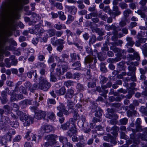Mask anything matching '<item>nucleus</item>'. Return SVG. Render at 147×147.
<instances>
[{
	"label": "nucleus",
	"instance_id": "nucleus-1",
	"mask_svg": "<svg viewBox=\"0 0 147 147\" xmlns=\"http://www.w3.org/2000/svg\"><path fill=\"white\" fill-rule=\"evenodd\" d=\"M19 10H2L0 13V29H4L7 28V25L5 24L7 18L11 17L16 19H18L20 16Z\"/></svg>",
	"mask_w": 147,
	"mask_h": 147
},
{
	"label": "nucleus",
	"instance_id": "nucleus-2",
	"mask_svg": "<svg viewBox=\"0 0 147 147\" xmlns=\"http://www.w3.org/2000/svg\"><path fill=\"white\" fill-rule=\"evenodd\" d=\"M7 2H3L1 9H21L24 5L28 3V0H8Z\"/></svg>",
	"mask_w": 147,
	"mask_h": 147
},
{
	"label": "nucleus",
	"instance_id": "nucleus-3",
	"mask_svg": "<svg viewBox=\"0 0 147 147\" xmlns=\"http://www.w3.org/2000/svg\"><path fill=\"white\" fill-rule=\"evenodd\" d=\"M39 88L44 91H47L51 86V84L48 82L46 78L42 76L39 78Z\"/></svg>",
	"mask_w": 147,
	"mask_h": 147
},
{
	"label": "nucleus",
	"instance_id": "nucleus-4",
	"mask_svg": "<svg viewBox=\"0 0 147 147\" xmlns=\"http://www.w3.org/2000/svg\"><path fill=\"white\" fill-rule=\"evenodd\" d=\"M18 115L20 117V120L24 122L25 126H28L30 124V122H32L33 121V118L30 116H28L25 113L21 111L17 112Z\"/></svg>",
	"mask_w": 147,
	"mask_h": 147
},
{
	"label": "nucleus",
	"instance_id": "nucleus-5",
	"mask_svg": "<svg viewBox=\"0 0 147 147\" xmlns=\"http://www.w3.org/2000/svg\"><path fill=\"white\" fill-rule=\"evenodd\" d=\"M57 136L55 135H49L45 137V139L48 142H46L43 144V147H48L49 146L54 145L56 143L55 138Z\"/></svg>",
	"mask_w": 147,
	"mask_h": 147
},
{
	"label": "nucleus",
	"instance_id": "nucleus-6",
	"mask_svg": "<svg viewBox=\"0 0 147 147\" xmlns=\"http://www.w3.org/2000/svg\"><path fill=\"white\" fill-rule=\"evenodd\" d=\"M34 117L38 120L45 119L47 115L46 111L40 110H38L34 111Z\"/></svg>",
	"mask_w": 147,
	"mask_h": 147
},
{
	"label": "nucleus",
	"instance_id": "nucleus-7",
	"mask_svg": "<svg viewBox=\"0 0 147 147\" xmlns=\"http://www.w3.org/2000/svg\"><path fill=\"white\" fill-rule=\"evenodd\" d=\"M23 98V96L22 94L14 93L11 96L10 100L11 102H13L22 99Z\"/></svg>",
	"mask_w": 147,
	"mask_h": 147
},
{
	"label": "nucleus",
	"instance_id": "nucleus-8",
	"mask_svg": "<svg viewBox=\"0 0 147 147\" xmlns=\"http://www.w3.org/2000/svg\"><path fill=\"white\" fill-rule=\"evenodd\" d=\"M10 123V121L8 117L5 116L1 117L0 126L2 128H4L6 125Z\"/></svg>",
	"mask_w": 147,
	"mask_h": 147
},
{
	"label": "nucleus",
	"instance_id": "nucleus-9",
	"mask_svg": "<svg viewBox=\"0 0 147 147\" xmlns=\"http://www.w3.org/2000/svg\"><path fill=\"white\" fill-rule=\"evenodd\" d=\"M77 132V130L76 127L74 126H71L70 129L67 132V135L70 137L73 136L74 134Z\"/></svg>",
	"mask_w": 147,
	"mask_h": 147
},
{
	"label": "nucleus",
	"instance_id": "nucleus-10",
	"mask_svg": "<svg viewBox=\"0 0 147 147\" xmlns=\"http://www.w3.org/2000/svg\"><path fill=\"white\" fill-rule=\"evenodd\" d=\"M74 90L72 88L68 89L65 96V97L67 99H71L74 95Z\"/></svg>",
	"mask_w": 147,
	"mask_h": 147
},
{
	"label": "nucleus",
	"instance_id": "nucleus-11",
	"mask_svg": "<svg viewBox=\"0 0 147 147\" xmlns=\"http://www.w3.org/2000/svg\"><path fill=\"white\" fill-rule=\"evenodd\" d=\"M53 130V127L49 125L43 126L41 128V130L43 133H49Z\"/></svg>",
	"mask_w": 147,
	"mask_h": 147
},
{
	"label": "nucleus",
	"instance_id": "nucleus-12",
	"mask_svg": "<svg viewBox=\"0 0 147 147\" xmlns=\"http://www.w3.org/2000/svg\"><path fill=\"white\" fill-rule=\"evenodd\" d=\"M67 107L68 110L69 111L71 110L72 112L74 109V107L75 106V103L72 100H68L67 101Z\"/></svg>",
	"mask_w": 147,
	"mask_h": 147
},
{
	"label": "nucleus",
	"instance_id": "nucleus-13",
	"mask_svg": "<svg viewBox=\"0 0 147 147\" xmlns=\"http://www.w3.org/2000/svg\"><path fill=\"white\" fill-rule=\"evenodd\" d=\"M9 141V137L6 134L2 136L0 139V143L2 145H5Z\"/></svg>",
	"mask_w": 147,
	"mask_h": 147
},
{
	"label": "nucleus",
	"instance_id": "nucleus-14",
	"mask_svg": "<svg viewBox=\"0 0 147 147\" xmlns=\"http://www.w3.org/2000/svg\"><path fill=\"white\" fill-rule=\"evenodd\" d=\"M66 89L64 86H62L59 90L55 91L56 93L58 95H64L66 92Z\"/></svg>",
	"mask_w": 147,
	"mask_h": 147
},
{
	"label": "nucleus",
	"instance_id": "nucleus-15",
	"mask_svg": "<svg viewBox=\"0 0 147 147\" xmlns=\"http://www.w3.org/2000/svg\"><path fill=\"white\" fill-rule=\"evenodd\" d=\"M73 67H75L74 68V70H80L81 69V65L80 61H76L73 63L72 65Z\"/></svg>",
	"mask_w": 147,
	"mask_h": 147
},
{
	"label": "nucleus",
	"instance_id": "nucleus-16",
	"mask_svg": "<svg viewBox=\"0 0 147 147\" xmlns=\"http://www.w3.org/2000/svg\"><path fill=\"white\" fill-rule=\"evenodd\" d=\"M108 12L109 14L112 16H114L115 17L121 13L120 11H119L118 10H108Z\"/></svg>",
	"mask_w": 147,
	"mask_h": 147
},
{
	"label": "nucleus",
	"instance_id": "nucleus-17",
	"mask_svg": "<svg viewBox=\"0 0 147 147\" xmlns=\"http://www.w3.org/2000/svg\"><path fill=\"white\" fill-rule=\"evenodd\" d=\"M24 86L26 89H28L31 92H33L34 90V88L32 87V84L30 82H26Z\"/></svg>",
	"mask_w": 147,
	"mask_h": 147
},
{
	"label": "nucleus",
	"instance_id": "nucleus-18",
	"mask_svg": "<svg viewBox=\"0 0 147 147\" xmlns=\"http://www.w3.org/2000/svg\"><path fill=\"white\" fill-rule=\"evenodd\" d=\"M70 56L71 58V61H76L77 60V58L79 60L80 59L79 55V54H77L74 53L70 54Z\"/></svg>",
	"mask_w": 147,
	"mask_h": 147
},
{
	"label": "nucleus",
	"instance_id": "nucleus-19",
	"mask_svg": "<svg viewBox=\"0 0 147 147\" xmlns=\"http://www.w3.org/2000/svg\"><path fill=\"white\" fill-rule=\"evenodd\" d=\"M1 95L2 97V98L1 100V102L2 104H5L8 101L7 98V95L4 92H2Z\"/></svg>",
	"mask_w": 147,
	"mask_h": 147
},
{
	"label": "nucleus",
	"instance_id": "nucleus-20",
	"mask_svg": "<svg viewBox=\"0 0 147 147\" xmlns=\"http://www.w3.org/2000/svg\"><path fill=\"white\" fill-rule=\"evenodd\" d=\"M130 130H131L133 133H136L138 131H144V129L142 128L141 125H136V129L131 128Z\"/></svg>",
	"mask_w": 147,
	"mask_h": 147
},
{
	"label": "nucleus",
	"instance_id": "nucleus-21",
	"mask_svg": "<svg viewBox=\"0 0 147 147\" xmlns=\"http://www.w3.org/2000/svg\"><path fill=\"white\" fill-rule=\"evenodd\" d=\"M55 30L54 29H49L46 31L47 33V35L49 37H51L54 36L55 35Z\"/></svg>",
	"mask_w": 147,
	"mask_h": 147
},
{
	"label": "nucleus",
	"instance_id": "nucleus-22",
	"mask_svg": "<svg viewBox=\"0 0 147 147\" xmlns=\"http://www.w3.org/2000/svg\"><path fill=\"white\" fill-rule=\"evenodd\" d=\"M22 81H18L16 83L15 85V89L14 90H12L13 94L15 92H18L19 87L20 86L22 85Z\"/></svg>",
	"mask_w": 147,
	"mask_h": 147
},
{
	"label": "nucleus",
	"instance_id": "nucleus-23",
	"mask_svg": "<svg viewBox=\"0 0 147 147\" xmlns=\"http://www.w3.org/2000/svg\"><path fill=\"white\" fill-rule=\"evenodd\" d=\"M47 118L51 120H53L55 118V115L52 111L47 112Z\"/></svg>",
	"mask_w": 147,
	"mask_h": 147
},
{
	"label": "nucleus",
	"instance_id": "nucleus-24",
	"mask_svg": "<svg viewBox=\"0 0 147 147\" xmlns=\"http://www.w3.org/2000/svg\"><path fill=\"white\" fill-rule=\"evenodd\" d=\"M60 64H61V66L63 72H66L68 69V63L66 62H62Z\"/></svg>",
	"mask_w": 147,
	"mask_h": 147
},
{
	"label": "nucleus",
	"instance_id": "nucleus-25",
	"mask_svg": "<svg viewBox=\"0 0 147 147\" xmlns=\"http://www.w3.org/2000/svg\"><path fill=\"white\" fill-rule=\"evenodd\" d=\"M59 140L60 142L63 144V147H64V145L66 144L67 142V138L66 137L61 136L59 137Z\"/></svg>",
	"mask_w": 147,
	"mask_h": 147
},
{
	"label": "nucleus",
	"instance_id": "nucleus-26",
	"mask_svg": "<svg viewBox=\"0 0 147 147\" xmlns=\"http://www.w3.org/2000/svg\"><path fill=\"white\" fill-rule=\"evenodd\" d=\"M67 42L69 45H71L73 44L76 46L78 47H81V49L82 48L81 47L79 46V44L78 43L75 42V41L73 39L70 40L68 38L67 39Z\"/></svg>",
	"mask_w": 147,
	"mask_h": 147
},
{
	"label": "nucleus",
	"instance_id": "nucleus-27",
	"mask_svg": "<svg viewBox=\"0 0 147 147\" xmlns=\"http://www.w3.org/2000/svg\"><path fill=\"white\" fill-rule=\"evenodd\" d=\"M126 40L128 42L127 44L129 46L132 47L135 43L132 40V38L131 37H127Z\"/></svg>",
	"mask_w": 147,
	"mask_h": 147
},
{
	"label": "nucleus",
	"instance_id": "nucleus-28",
	"mask_svg": "<svg viewBox=\"0 0 147 147\" xmlns=\"http://www.w3.org/2000/svg\"><path fill=\"white\" fill-rule=\"evenodd\" d=\"M32 16L33 17L34 19L33 20L34 21V22L35 23L38 20H40L41 19V17L39 15L35 13L34 12H32Z\"/></svg>",
	"mask_w": 147,
	"mask_h": 147
},
{
	"label": "nucleus",
	"instance_id": "nucleus-29",
	"mask_svg": "<svg viewBox=\"0 0 147 147\" xmlns=\"http://www.w3.org/2000/svg\"><path fill=\"white\" fill-rule=\"evenodd\" d=\"M16 134L15 131L14 129H11L6 134L9 137V141H11V139L12 138V135H14Z\"/></svg>",
	"mask_w": 147,
	"mask_h": 147
},
{
	"label": "nucleus",
	"instance_id": "nucleus-30",
	"mask_svg": "<svg viewBox=\"0 0 147 147\" xmlns=\"http://www.w3.org/2000/svg\"><path fill=\"white\" fill-rule=\"evenodd\" d=\"M3 108L5 110V111L7 113V115L9 114V112L12 110V108L8 105H4Z\"/></svg>",
	"mask_w": 147,
	"mask_h": 147
},
{
	"label": "nucleus",
	"instance_id": "nucleus-31",
	"mask_svg": "<svg viewBox=\"0 0 147 147\" xmlns=\"http://www.w3.org/2000/svg\"><path fill=\"white\" fill-rule=\"evenodd\" d=\"M96 36L94 35H92L91 37L90 38L89 41V44L90 46L91 45L93 44L96 41Z\"/></svg>",
	"mask_w": 147,
	"mask_h": 147
},
{
	"label": "nucleus",
	"instance_id": "nucleus-32",
	"mask_svg": "<svg viewBox=\"0 0 147 147\" xmlns=\"http://www.w3.org/2000/svg\"><path fill=\"white\" fill-rule=\"evenodd\" d=\"M74 20L73 16L70 15H68L67 17V19L66 22V24H69L72 22Z\"/></svg>",
	"mask_w": 147,
	"mask_h": 147
},
{
	"label": "nucleus",
	"instance_id": "nucleus-33",
	"mask_svg": "<svg viewBox=\"0 0 147 147\" xmlns=\"http://www.w3.org/2000/svg\"><path fill=\"white\" fill-rule=\"evenodd\" d=\"M70 125V123L67 122L66 123L61 125V128L63 130H66L69 127Z\"/></svg>",
	"mask_w": 147,
	"mask_h": 147
},
{
	"label": "nucleus",
	"instance_id": "nucleus-34",
	"mask_svg": "<svg viewBox=\"0 0 147 147\" xmlns=\"http://www.w3.org/2000/svg\"><path fill=\"white\" fill-rule=\"evenodd\" d=\"M64 43L65 41L64 40L61 39H58L57 38V40L55 41V43H54L53 45L56 46L59 44H64Z\"/></svg>",
	"mask_w": 147,
	"mask_h": 147
},
{
	"label": "nucleus",
	"instance_id": "nucleus-35",
	"mask_svg": "<svg viewBox=\"0 0 147 147\" xmlns=\"http://www.w3.org/2000/svg\"><path fill=\"white\" fill-rule=\"evenodd\" d=\"M125 63L123 61H121L117 64V67L119 71H121L124 69Z\"/></svg>",
	"mask_w": 147,
	"mask_h": 147
},
{
	"label": "nucleus",
	"instance_id": "nucleus-36",
	"mask_svg": "<svg viewBox=\"0 0 147 147\" xmlns=\"http://www.w3.org/2000/svg\"><path fill=\"white\" fill-rule=\"evenodd\" d=\"M66 35L68 36L67 38H69L70 40L73 39V38L72 37L73 36L72 32L68 29H67L66 30Z\"/></svg>",
	"mask_w": 147,
	"mask_h": 147
},
{
	"label": "nucleus",
	"instance_id": "nucleus-37",
	"mask_svg": "<svg viewBox=\"0 0 147 147\" xmlns=\"http://www.w3.org/2000/svg\"><path fill=\"white\" fill-rule=\"evenodd\" d=\"M100 83L101 84H103L105 83L108 80V78L104 76H101L100 77Z\"/></svg>",
	"mask_w": 147,
	"mask_h": 147
},
{
	"label": "nucleus",
	"instance_id": "nucleus-38",
	"mask_svg": "<svg viewBox=\"0 0 147 147\" xmlns=\"http://www.w3.org/2000/svg\"><path fill=\"white\" fill-rule=\"evenodd\" d=\"M58 13L59 15V18L60 19L62 20H64L66 19V17L64 15L63 12L61 11H59Z\"/></svg>",
	"mask_w": 147,
	"mask_h": 147
},
{
	"label": "nucleus",
	"instance_id": "nucleus-39",
	"mask_svg": "<svg viewBox=\"0 0 147 147\" xmlns=\"http://www.w3.org/2000/svg\"><path fill=\"white\" fill-rule=\"evenodd\" d=\"M136 111L135 110H133V111L128 110L127 111V116L128 117L132 116L133 115H135L136 114Z\"/></svg>",
	"mask_w": 147,
	"mask_h": 147
},
{
	"label": "nucleus",
	"instance_id": "nucleus-40",
	"mask_svg": "<svg viewBox=\"0 0 147 147\" xmlns=\"http://www.w3.org/2000/svg\"><path fill=\"white\" fill-rule=\"evenodd\" d=\"M64 85L67 87L73 86L74 85L73 82L71 80H68L65 81L64 83Z\"/></svg>",
	"mask_w": 147,
	"mask_h": 147
},
{
	"label": "nucleus",
	"instance_id": "nucleus-41",
	"mask_svg": "<svg viewBox=\"0 0 147 147\" xmlns=\"http://www.w3.org/2000/svg\"><path fill=\"white\" fill-rule=\"evenodd\" d=\"M93 58L89 56H86L85 58V63H90L92 61Z\"/></svg>",
	"mask_w": 147,
	"mask_h": 147
},
{
	"label": "nucleus",
	"instance_id": "nucleus-42",
	"mask_svg": "<svg viewBox=\"0 0 147 147\" xmlns=\"http://www.w3.org/2000/svg\"><path fill=\"white\" fill-rule=\"evenodd\" d=\"M131 11L130 10H126L123 13L124 16L125 18V20H126L127 18L129 16V14L131 13Z\"/></svg>",
	"mask_w": 147,
	"mask_h": 147
},
{
	"label": "nucleus",
	"instance_id": "nucleus-43",
	"mask_svg": "<svg viewBox=\"0 0 147 147\" xmlns=\"http://www.w3.org/2000/svg\"><path fill=\"white\" fill-rule=\"evenodd\" d=\"M123 43V42L121 40H118L115 42H112L111 44L114 46H121Z\"/></svg>",
	"mask_w": 147,
	"mask_h": 147
},
{
	"label": "nucleus",
	"instance_id": "nucleus-44",
	"mask_svg": "<svg viewBox=\"0 0 147 147\" xmlns=\"http://www.w3.org/2000/svg\"><path fill=\"white\" fill-rule=\"evenodd\" d=\"M73 113H74L73 115V118H75V119H76V120H78V118L79 116V115L78 113V110L77 109H76L72 111Z\"/></svg>",
	"mask_w": 147,
	"mask_h": 147
},
{
	"label": "nucleus",
	"instance_id": "nucleus-45",
	"mask_svg": "<svg viewBox=\"0 0 147 147\" xmlns=\"http://www.w3.org/2000/svg\"><path fill=\"white\" fill-rule=\"evenodd\" d=\"M100 70L103 72H105L107 71L105 64L104 63H101L100 64Z\"/></svg>",
	"mask_w": 147,
	"mask_h": 147
},
{
	"label": "nucleus",
	"instance_id": "nucleus-46",
	"mask_svg": "<svg viewBox=\"0 0 147 147\" xmlns=\"http://www.w3.org/2000/svg\"><path fill=\"white\" fill-rule=\"evenodd\" d=\"M128 68L130 71L132 72V74H135V71L136 69L135 67L129 66L128 67Z\"/></svg>",
	"mask_w": 147,
	"mask_h": 147
},
{
	"label": "nucleus",
	"instance_id": "nucleus-47",
	"mask_svg": "<svg viewBox=\"0 0 147 147\" xmlns=\"http://www.w3.org/2000/svg\"><path fill=\"white\" fill-rule=\"evenodd\" d=\"M19 89L20 90L22 91V92L25 95H27L28 93L26 91V88L22 86H20Z\"/></svg>",
	"mask_w": 147,
	"mask_h": 147
},
{
	"label": "nucleus",
	"instance_id": "nucleus-48",
	"mask_svg": "<svg viewBox=\"0 0 147 147\" xmlns=\"http://www.w3.org/2000/svg\"><path fill=\"white\" fill-rule=\"evenodd\" d=\"M37 66L42 69L45 68L46 67V65L43 63L38 62L37 63Z\"/></svg>",
	"mask_w": 147,
	"mask_h": 147
},
{
	"label": "nucleus",
	"instance_id": "nucleus-49",
	"mask_svg": "<svg viewBox=\"0 0 147 147\" xmlns=\"http://www.w3.org/2000/svg\"><path fill=\"white\" fill-rule=\"evenodd\" d=\"M119 6L122 9H127L128 7L127 4L123 2L119 3Z\"/></svg>",
	"mask_w": 147,
	"mask_h": 147
},
{
	"label": "nucleus",
	"instance_id": "nucleus-50",
	"mask_svg": "<svg viewBox=\"0 0 147 147\" xmlns=\"http://www.w3.org/2000/svg\"><path fill=\"white\" fill-rule=\"evenodd\" d=\"M53 55V54L52 55L49 56L47 61V62L49 64L51 63L54 62V56Z\"/></svg>",
	"mask_w": 147,
	"mask_h": 147
},
{
	"label": "nucleus",
	"instance_id": "nucleus-51",
	"mask_svg": "<svg viewBox=\"0 0 147 147\" xmlns=\"http://www.w3.org/2000/svg\"><path fill=\"white\" fill-rule=\"evenodd\" d=\"M110 49L114 51L115 53H118L120 49L114 46H111L110 47Z\"/></svg>",
	"mask_w": 147,
	"mask_h": 147
},
{
	"label": "nucleus",
	"instance_id": "nucleus-52",
	"mask_svg": "<svg viewBox=\"0 0 147 147\" xmlns=\"http://www.w3.org/2000/svg\"><path fill=\"white\" fill-rule=\"evenodd\" d=\"M105 140L110 142L111 139H113V136H111L110 134L107 135V136H105L103 138Z\"/></svg>",
	"mask_w": 147,
	"mask_h": 147
},
{
	"label": "nucleus",
	"instance_id": "nucleus-53",
	"mask_svg": "<svg viewBox=\"0 0 147 147\" xmlns=\"http://www.w3.org/2000/svg\"><path fill=\"white\" fill-rule=\"evenodd\" d=\"M56 71L57 74L59 76L63 75L65 73L64 72H63V70L62 71H61L60 68H57L56 69Z\"/></svg>",
	"mask_w": 147,
	"mask_h": 147
},
{
	"label": "nucleus",
	"instance_id": "nucleus-54",
	"mask_svg": "<svg viewBox=\"0 0 147 147\" xmlns=\"http://www.w3.org/2000/svg\"><path fill=\"white\" fill-rule=\"evenodd\" d=\"M120 122L121 125H126L128 121V119L125 118L122 119L120 120Z\"/></svg>",
	"mask_w": 147,
	"mask_h": 147
},
{
	"label": "nucleus",
	"instance_id": "nucleus-55",
	"mask_svg": "<svg viewBox=\"0 0 147 147\" xmlns=\"http://www.w3.org/2000/svg\"><path fill=\"white\" fill-rule=\"evenodd\" d=\"M96 86V83L94 82H88V86L89 88H93Z\"/></svg>",
	"mask_w": 147,
	"mask_h": 147
},
{
	"label": "nucleus",
	"instance_id": "nucleus-56",
	"mask_svg": "<svg viewBox=\"0 0 147 147\" xmlns=\"http://www.w3.org/2000/svg\"><path fill=\"white\" fill-rule=\"evenodd\" d=\"M81 74L78 73H75L73 74V78L78 80Z\"/></svg>",
	"mask_w": 147,
	"mask_h": 147
},
{
	"label": "nucleus",
	"instance_id": "nucleus-57",
	"mask_svg": "<svg viewBox=\"0 0 147 147\" xmlns=\"http://www.w3.org/2000/svg\"><path fill=\"white\" fill-rule=\"evenodd\" d=\"M65 108V106L62 104H61L60 105L57 107V109L59 111H62Z\"/></svg>",
	"mask_w": 147,
	"mask_h": 147
},
{
	"label": "nucleus",
	"instance_id": "nucleus-58",
	"mask_svg": "<svg viewBox=\"0 0 147 147\" xmlns=\"http://www.w3.org/2000/svg\"><path fill=\"white\" fill-rule=\"evenodd\" d=\"M2 92H4L6 94H7V93L8 94L10 95L11 96V95L13 94L12 90L10 91L7 88H5V91H3Z\"/></svg>",
	"mask_w": 147,
	"mask_h": 147
},
{
	"label": "nucleus",
	"instance_id": "nucleus-59",
	"mask_svg": "<svg viewBox=\"0 0 147 147\" xmlns=\"http://www.w3.org/2000/svg\"><path fill=\"white\" fill-rule=\"evenodd\" d=\"M135 12L138 13V14L140 15L143 18H144L145 17V15L144 12L142 11V10H137V11H135Z\"/></svg>",
	"mask_w": 147,
	"mask_h": 147
},
{
	"label": "nucleus",
	"instance_id": "nucleus-60",
	"mask_svg": "<svg viewBox=\"0 0 147 147\" xmlns=\"http://www.w3.org/2000/svg\"><path fill=\"white\" fill-rule=\"evenodd\" d=\"M40 22V23L38 24L35 25L34 26V28L35 31L36 30L37 32L41 28V25L42 21H41Z\"/></svg>",
	"mask_w": 147,
	"mask_h": 147
},
{
	"label": "nucleus",
	"instance_id": "nucleus-61",
	"mask_svg": "<svg viewBox=\"0 0 147 147\" xmlns=\"http://www.w3.org/2000/svg\"><path fill=\"white\" fill-rule=\"evenodd\" d=\"M77 3L78 4V6L79 8L80 9H84L85 7L83 3V2L81 1H77Z\"/></svg>",
	"mask_w": 147,
	"mask_h": 147
},
{
	"label": "nucleus",
	"instance_id": "nucleus-62",
	"mask_svg": "<svg viewBox=\"0 0 147 147\" xmlns=\"http://www.w3.org/2000/svg\"><path fill=\"white\" fill-rule=\"evenodd\" d=\"M63 31L62 30L55 31V35L57 37H60L63 34Z\"/></svg>",
	"mask_w": 147,
	"mask_h": 147
},
{
	"label": "nucleus",
	"instance_id": "nucleus-63",
	"mask_svg": "<svg viewBox=\"0 0 147 147\" xmlns=\"http://www.w3.org/2000/svg\"><path fill=\"white\" fill-rule=\"evenodd\" d=\"M86 51L87 53L90 54H92V50L91 47V46L90 47L87 46L86 47Z\"/></svg>",
	"mask_w": 147,
	"mask_h": 147
},
{
	"label": "nucleus",
	"instance_id": "nucleus-64",
	"mask_svg": "<svg viewBox=\"0 0 147 147\" xmlns=\"http://www.w3.org/2000/svg\"><path fill=\"white\" fill-rule=\"evenodd\" d=\"M127 59L129 61L134 60L135 59V56L134 55L128 54L127 57Z\"/></svg>",
	"mask_w": 147,
	"mask_h": 147
}]
</instances>
